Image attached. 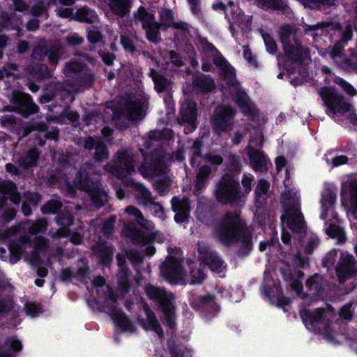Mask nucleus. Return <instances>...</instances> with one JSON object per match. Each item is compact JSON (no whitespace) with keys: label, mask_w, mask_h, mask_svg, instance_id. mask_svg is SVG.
<instances>
[{"label":"nucleus","mask_w":357,"mask_h":357,"mask_svg":"<svg viewBox=\"0 0 357 357\" xmlns=\"http://www.w3.org/2000/svg\"><path fill=\"white\" fill-rule=\"evenodd\" d=\"M160 273L164 278L172 284H200L205 278V273L201 264L190 266L189 278L181 266L180 257L169 255L160 266Z\"/></svg>","instance_id":"f257e3e1"},{"label":"nucleus","mask_w":357,"mask_h":357,"mask_svg":"<svg viewBox=\"0 0 357 357\" xmlns=\"http://www.w3.org/2000/svg\"><path fill=\"white\" fill-rule=\"evenodd\" d=\"M241 236L246 247L250 248V241L248 237L244 236L243 224L239 215L237 213H227L215 231V237L223 244L229 245L237 241Z\"/></svg>","instance_id":"f03ea898"},{"label":"nucleus","mask_w":357,"mask_h":357,"mask_svg":"<svg viewBox=\"0 0 357 357\" xmlns=\"http://www.w3.org/2000/svg\"><path fill=\"white\" fill-rule=\"evenodd\" d=\"M335 199L336 197L332 192L326 191L323 194L321 201V218L326 220L325 229L326 234L338 243H342L345 241L346 237L344 230L339 225L337 214L333 209Z\"/></svg>","instance_id":"7ed1b4c3"},{"label":"nucleus","mask_w":357,"mask_h":357,"mask_svg":"<svg viewBox=\"0 0 357 357\" xmlns=\"http://www.w3.org/2000/svg\"><path fill=\"white\" fill-rule=\"evenodd\" d=\"M253 180L252 175H244L242 179V190H238V183L230 176H223L216 189L217 199L222 203H227L237 198L248 195L251 190Z\"/></svg>","instance_id":"20e7f679"},{"label":"nucleus","mask_w":357,"mask_h":357,"mask_svg":"<svg viewBox=\"0 0 357 357\" xmlns=\"http://www.w3.org/2000/svg\"><path fill=\"white\" fill-rule=\"evenodd\" d=\"M282 203L285 214L282 217V223L293 231H300L304 227L302 214L300 212L299 197L293 189L288 190L282 195Z\"/></svg>","instance_id":"39448f33"},{"label":"nucleus","mask_w":357,"mask_h":357,"mask_svg":"<svg viewBox=\"0 0 357 357\" xmlns=\"http://www.w3.org/2000/svg\"><path fill=\"white\" fill-rule=\"evenodd\" d=\"M319 95L327 108L328 114L332 117L343 116L351 109V105L333 88H322Z\"/></svg>","instance_id":"423d86ee"},{"label":"nucleus","mask_w":357,"mask_h":357,"mask_svg":"<svg viewBox=\"0 0 357 357\" xmlns=\"http://www.w3.org/2000/svg\"><path fill=\"white\" fill-rule=\"evenodd\" d=\"M147 296L160 306L165 314L171 316L173 312L174 296L163 289L149 284L145 288Z\"/></svg>","instance_id":"0eeeda50"},{"label":"nucleus","mask_w":357,"mask_h":357,"mask_svg":"<svg viewBox=\"0 0 357 357\" xmlns=\"http://www.w3.org/2000/svg\"><path fill=\"white\" fill-rule=\"evenodd\" d=\"M135 20L140 22L145 29L147 38L156 43L159 40V25L152 13H149L143 6H140L135 13Z\"/></svg>","instance_id":"6e6552de"},{"label":"nucleus","mask_w":357,"mask_h":357,"mask_svg":"<svg viewBox=\"0 0 357 357\" xmlns=\"http://www.w3.org/2000/svg\"><path fill=\"white\" fill-rule=\"evenodd\" d=\"M280 34L281 41L284 45V49L288 56L296 61L301 60L303 57L299 54L302 50L295 40L293 28L290 26H284L281 28Z\"/></svg>","instance_id":"1a4fd4ad"},{"label":"nucleus","mask_w":357,"mask_h":357,"mask_svg":"<svg viewBox=\"0 0 357 357\" xmlns=\"http://www.w3.org/2000/svg\"><path fill=\"white\" fill-rule=\"evenodd\" d=\"M198 251L201 255L202 261L207 264L211 269L218 274L220 277H223L225 267L216 255L211 252L208 247L203 242L198 243Z\"/></svg>","instance_id":"9d476101"},{"label":"nucleus","mask_w":357,"mask_h":357,"mask_svg":"<svg viewBox=\"0 0 357 357\" xmlns=\"http://www.w3.org/2000/svg\"><path fill=\"white\" fill-rule=\"evenodd\" d=\"M355 251L357 254V243L355 245ZM336 271L340 282H343L346 278L357 272L354 257L347 253L343 254Z\"/></svg>","instance_id":"9b49d317"},{"label":"nucleus","mask_w":357,"mask_h":357,"mask_svg":"<svg viewBox=\"0 0 357 357\" xmlns=\"http://www.w3.org/2000/svg\"><path fill=\"white\" fill-rule=\"evenodd\" d=\"M12 102L15 105V108L24 116L37 112L38 107L32 102L28 94L20 91H14L13 93Z\"/></svg>","instance_id":"f8f14e48"},{"label":"nucleus","mask_w":357,"mask_h":357,"mask_svg":"<svg viewBox=\"0 0 357 357\" xmlns=\"http://www.w3.org/2000/svg\"><path fill=\"white\" fill-rule=\"evenodd\" d=\"M234 116V111L227 106L216 108L213 121L216 129L225 130L229 127V121Z\"/></svg>","instance_id":"ddd939ff"},{"label":"nucleus","mask_w":357,"mask_h":357,"mask_svg":"<svg viewBox=\"0 0 357 357\" xmlns=\"http://www.w3.org/2000/svg\"><path fill=\"white\" fill-rule=\"evenodd\" d=\"M172 206L176 213L175 220L177 222H183L188 219L190 211L189 202L187 198L179 199L174 197L172 200Z\"/></svg>","instance_id":"4468645a"},{"label":"nucleus","mask_w":357,"mask_h":357,"mask_svg":"<svg viewBox=\"0 0 357 357\" xmlns=\"http://www.w3.org/2000/svg\"><path fill=\"white\" fill-rule=\"evenodd\" d=\"M160 23L158 24L159 28L164 27H174L181 30H185L187 26L185 24L176 22L174 17V14L170 9L165 8H161L160 13Z\"/></svg>","instance_id":"2eb2a0df"},{"label":"nucleus","mask_w":357,"mask_h":357,"mask_svg":"<svg viewBox=\"0 0 357 357\" xmlns=\"http://www.w3.org/2000/svg\"><path fill=\"white\" fill-rule=\"evenodd\" d=\"M181 119L183 122L189 124L190 130L195 128V123L197 119V112L195 104L192 101L187 100L181 105Z\"/></svg>","instance_id":"dca6fc26"},{"label":"nucleus","mask_w":357,"mask_h":357,"mask_svg":"<svg viewBox=\"0 0 357 357\" xmlns=\"http://www.w3.org/2000/svg\"><path fill=\"white\" fill-rule=\"evenodd\" d=\"M132 161L133 160L129 154L126 153H121L119 157L117 165L112 172L122 176H126L127 174L134 171Z\"/></svg>","instance_id":"f3484780"},{"label":"nucleus","mask_w":357,"mask_h":357,"mask_svg":"<svg viewBox=\"0 0 357 357\" xmlns=\"http://www.w3.org/2000/svg\"><path fill=\"white\" fill-rule=\"evenodd\" d=\"M235 100L245 115L251 116L252 119L255 118L257 114L255 105L245 93L240 92Z\"/></svg>","instance_id":"a211bd4d"},{"label":"nucleus","mask_w":357,"mask_h":357,"mask_svg":"<svg viewBox=\"0 0 357 357\" xmlns=\"http://www.w3.org/2000/svg\"><path fill=\"white\" fill-rule=\"evenodd\" d=\"M84 146L89 149H96L95 157L98 161H102L107 158L108 153L98 139L87 138L85 141Z\"/></svg>","instance_id":"6ab92c4d"},{"label":"nucleus","mask_w":357,"mask_h":357,"mask_svg":"<svg viewBox=\"0 0 357 357\" xmlns=\"http://www.w3.org/2000/svg\"><path fill=\"white\" fill-rule=\"evenodd\" d=\"M93 284L97 288V294L100 296V298H102L107 301L114 302L115 300L113 293L108 285L105 284V279L102 277H97L93 281Z\"/></svg>","instance_id":"aec40b11"},{"label":"nucleus","mask_w":357,"mask_h":357,"mask_svg":"<svg viewBox=\"0 0 357 357\" xmlns=\"http://www.w3.org/2000/svg\"><path fill=\"white\" fill-rule=\"evenodd\" d=\"M322 313L323 311L320 309H317L314 312H310L307 310L302 311L301 317L306 327L309 329H312L314 326L319 324Z\"/></svg>","instance_id":"412c9836"},{"label":"nucleus","mask_w":357,"mask_h":357,"mask_svg":"<svg viewBox=\"0 0 357 357\" xmlns=\"http://www.w3.org/2000/svg\"><path fill=\"white\" fill-rule=\"evenodd\" d=\"M349 199H342V204L353 213H357V180H351L349 182Z\"/></svg>","instance_id":"4be33fe9"},{"label":"nucleus","mask_w":357,"mask_h":357,"mask_svg":"<svg viewBox=\"0 0 357 357\" xmlns=\"http://www.w3.org/2000/svg\"><path fill=\"white\" fill-rule=\"evenodd\" d=\"M125 109L123 114L131 120L138 119L142 113V106L135 101H126L123 103Z\"/></svg>","instance_id":"5701e85b"},{"label":"nucleus","mask_w":357,"mask_h":357,"mask_svg":"<svg viewBox=\"0 0 357 357\" xmlns=\"http://www.w3.org/2000/svg\"><path fill=\"white\" fill-rule=\"evenodd\" d=\"M145 312L146 319L142 322L144 328L146 331H152L155 332L160 337H162V331L158 321H156L153 313L148 309H146Z\"/></svg>","instance_id":"b1692460"},{"label":"nucleus","mask_w":357,"mask_h":357,"mask_svg":"<svg viewBox=\"0 0 357 357\" xmlns=\"http://www.w3.org/2000/svg\"><path fill=\"white\" fill-rule=\"evenodd\" d=\"M214 63L220 68L225 79L232 82L235 75L234 70L225 59L221 55L217 54L214 59Z\"/></svg>","instance_id":"393cba45"},{"label":"nucleus","mask_w":357,"mask_h":357,"mask_svg":"<svg viewBox=\"0 0 357 357\" xmlns=\"http://www.w3.org/2000/svg\"><path fill=\"white\" fill-rule=\"evenodd\" d=\"M113 319L116 325L124 331L132 333L135 331V327L130 320L121 312H114Z\"/></svg>","instance_id":"a878e982"},{"label":"nucleus","mask_w":357,"mask_h":357,"mask_svg":"<svg viewBox=\"0 0 357 357\" xmlns=\"http://www.w3.org/2000/svg\"><path fill=\"white\" fill-rule=\"evenodd\" d=\"M75 19L81 22L93 23L98 20V16L93 10L83 7L76 12Z\"/></svg>","instance_id":"bb28decb"},{"label":"nucleus","mask_w":357,"mask_h":357,"mask_svg":"<svg viewBox=\"0 0 357 357\" xmlns=\"http://www.w3.org/2000/svg\"><path fill=\"white\" fill-rule=\"evenodd\" d=\"M27 248H30V246L23 243L11 245L10 246V263L15 264L18 261L21 259L22 253L25 252Z\"/></svg>","instance_id":"cd10ccee"},{"label":"nucleus","mask_w":357,"mask_h":357,"mask_svg":"<svg viewBox=\"0 0 357 357\" xmlns=\"http://www.w3.org/2000/svg\"><path fill=\"white\" fill-rule=\"evenodd\" d=\"M0 190L4 195L9 197L13 203L16 204L20 203V197L17 193L15 185L13 183L8 182L2 184Z\"/></svg>","instance_id":"c85d7f7f"},{"label":"nucleus","mask_w":357,"mask_h":357,"mask_svg":"<svg viewBox=\"0 0 357 357\" xmlns=\"http://www.w3.org/2000/svg\"><path fill=\"white\" fill-rule=\"evenodd\" d=\"M269 187L270 185L266 181H259L255 189V198L256 201L260 204H262L265 202L266 196L268 191Z\"/></svg>","instance_id":"c756f323"},{"label":"nucleus","mask_w":357,"mask_h":357,"mask_svg":"<svg viewBox=\"0 0 357 357\" xmlns=\"http://www.w3.org/2000/svg\"><path fill=\"white\" fill-rule=\"evenodd\" d=\"M211 172V169L208 166L202 167L197 174L196 178V188L197 190L201 189L205 183V181L208 178Z\"/></svg>","instance_id":"7c9ffc66"},{"label":"nucleus","mask_w":357,"mask_h":357,"mask_svg":"<svg viewBox=\"0 0 357 357\" xmlns=\"http://www.w3.org/2000/svg\"><path fill=\"white\" fill-rule=\"evenodd\" d=\"M128 0H110L109 6L113 13L123 15L128 8Z\"/></svg>","instance_id":"2f4dec72"},{"label":"nucleus","mask_w":357,"mask_h":357,"mask_svg":"<svg viewBox=\"0 0 357 357\" xmlns=\"http://www.w3.org/2000/svg\"><path fill=\"white\" fill-rule=\"evenodd\" d=\"M250 160L253 168L255 170H262L267 163L266 157L261 153L257 152L255 154H250Z\"/></svg>","instance_id":"473e14b6"},{"label":"nucleus","mask_w":357,"mask_h":357,"mask_svg":"<svg viewBox=\"0 0 357 357\" xmlns=\"http://www.w3.org/2000/svg\"><path fill=\"white\" fill-rule=\"evenodd\" d=\"M231 24L234 26L235 24L240 26L242 29L245 27H248L250 24V20L248 17H245L241 10H238L236 13H234L231 15Z\"/></svg>","instance_id":"72a5a7b5"},{"label":"nucleus","mask_w":357,"mask_h":357,"mask_svg":"<svg viewBox=\"0 0 357 357\" xmlns=\"http://www.w3.org/2000/svg\"><path fill=\"white\" fill-rule=\"evenodd\" d=\"M38 158V152L35 149H32L21 159L20 162L24 167H31L36 165Z\"/></svg>","instance_id":"f704fd0d"},{"label":"nucleus","mask_w":357,"mask_h":357,"mask_svg":"<svg viewBox=\"0 0 357 357\" xmlns=\"http://www.w3.org/2000/svg\"><path fill=\"white\" fill-rule=\"evenodd\" d=\"M162 357H191L188 351L181 350L176 346H169L168 350L165 351Z\"/></svg>","instance_id":"c9c22d12"},{"label":"nucleus","mask_w":357,"mask_h":357,"mask_svg":"<svg viewBox=\"0 0 357 357\" xmlns=\"http://www.w3.org/2000/svg\"><path fill=\"white\" fill-rule=\"evenodd\" d=\"M73 218L70 215L66 214L63 217H61L58 220V222L59 225L65 226L63 229H60L56 235L53 236L54 237H64L66 236L68 234V230L66 228V226H70L72 223Z\"/></svg>","instance_id":"e433bc0d"},{"label":"nucleus","mask_w":357,"mask_h":357,"mask_svg":"<svg viewBox=\"0 0 357 357\" xmlns=\"http://www.w3.org/2000/svg\"><path fill=\"white\" fill-rule=\"evenodd\" d=\"M259 5L266 9L278 10L284 6V3L281 0H258Z\"/></svg>","instance_id":"4c0bfd02"},{"label":"nucleus","mask_w":357,"mask_h":357,"mask_svg":"<svg viewBox=\"0 0 357 357\" xmlns=\"http://www.w3.org/2000/svg\"><path fill=\"white\" fill-rule=\"evenodd\" d=\"M134 188L135 195L138 199H142L143 201L150 199V192L145 187L138 183H134Z\"/></svg>","instance_id":"58836bf2"},{"label":"nucleus","mask_w":357,"mask_h":357,"mask_svg":"<svg viewBox=\"0 0 357 357\" xmlns=\"http://www.w3.org/2000/svg\"><path fill=\"white\" fill-rule=\"evenodd\" d=\"M153 79L155 83V87L158 92L165 90L169 86L167 80L161 75H153Z\"/></svg>","instance_id":"ea45409f"},{"label":"nucleus","mask_w":357,"mask_h":357,"mask_svg":"<svg viewBox=\"0 0 357 357\" xmlns=\"http://www.w3.org/2000/svg\"><path fill=\"white\" fill-rule=\"evenodd\" d=\"M61 203L59 201L53 200L47 202L43 208L42 211L43 213H55L61 208Z\"/></svg>","instance_id":"a19ab883"},{"label":"nucleus","mask_w":357,"mask_h":357,"mask_svg":"<svg viewBox=\"0 0 357 357\" xmlns=\"http://www.w3.org/2000/svg\"><path fill=\"white\" fill-rule=\"evenodd\" d=\"M88 178V174L87 173H82V171H80L78 172L77 176V181L75 183V186L76 188L84 189L86 191H90L89 189V186L86 183H85V180Z\"/></svg>","instance_id":"79ce46f5"},{"label":"nucleus","mask_w":357,"mask_h":357,"mask_svg":"<svg viewBox=\"0 0 357 357\" xmlns=\"http://www.w3.org/2000/svg\"><path fill=\"white\" fill-rule=\"evenodd\" d=\"M13 311L12 316L15 315V309L12 301H8L6 302H0V317L3 316L6 313H9Z\"/></svg>","instance_id":"37998d69"},{"label":"nucleus","mask_w":357,"mask_h":357,"mask_svg":"<svg viewBox=\"0 0 357 357\" xmlns=\"http://www.w3.org/2000/svg\"><path fill=\"white\" fill-rule=\"evenodd\" d=\"M266 50L269 53L273 54L276 52V44L273 38L268 33L262 34Z\"/></svg>","instance_id":"c03bdc74"},{"label":"nucleus","mask_w":357,"mask_h":357,"mask_svg":"<svg viewBox=\"0 0 357 357\" xmlns=\"http://www.w3.org/2000/svg\"><path fill=\"white\" fill-rule=\"evenodd\" d=\"M26 312L32 317L38 316L40 312V307L35 303H28L25 305Z\"/></svg>","instance_id":"a18cd8bd"},{"label":"nucleus","mask_w":357,"mask_h":357,"mask_svg":"<svg viewBox=\"0 0 357 357\" xmlns=\"http://www.w3.org/2000/svg\"><path fill=\"white\" fill-rule=\"evenodd\" d=\"M6 347L14 351H20L22 349V342L16 337H12L7 340Z\"/></svg>","instance_id":"49530a36"},{"label":"nucleus","mask_w":357,"mask_h":357,"mask_svg":"<svg viewBox=\"0 0 357 357\" xmlns=\"http://www.w3.org/2000/svg\"><path fill=\"white\" fill-rule=\"evenodd\" d=\"M335 82L337 84L340 85L348 95L354 96L356 93V90L342 79L339 77L336 78Z\"/></svg>","instance_id":"de8ad7c7"},{"label":"nucleus","mask_w":357,"mask_h":357,"mask_svg":"<svg viewBox=\"0 0 357 357\" xmlns=\"http://www.w3.org/2000/svg\"><path fill=\"white\" fill-rule=\"evenodd\" d=\"M47 226V222L45 220L40 219L33 223L29 227V230L31 233L35 234L40 232L45 229Z\"/></svg>","instance_id":"09e8293b"},{"label":"nucleus","mask_w":357,"mask_h":357,"mask_svg":"<svg viewBox=\"0 0 357 357\" xmlns=\"http://www.w3.org/2000/svg\"><path fill=\"white\" fill-rule=\"evenodd\" d=\"M166 135L167 137H171V131L169 130H163L162 132L159 130L152 131L149 133V137L151 139L157 140L164 138V135Z\"/></svg>","instance_id":"8fccbe9b"},{"label":"nucleus","mask_w":357,"mask_h":357,"mask_svg":"<svg viewBox=\"0 0 357 357\" xmlns=\"http://www.w3.org/2000/svg\"><path fill=\"white\" fill-rule=\"evenodd\" d=\"M126 212L133 215L140 225H144L142 215L138 209L133 206H129L126 208Z\"/></svg>","instance_id":"3c124183"},{"label":"nucleus","mask_w":357,"mask_h":357,"mask_svg":"<svg viewBox=\"0 0 357 357\" xmlns=\"http://www.w3.org/2000/svg\"><path fill=\"white\" fill-rule=\"evenodd\" d=\"M97 195L94 192H92L91 197L93 202L96 205H101L107 201V195L104 192H98Z\"/></svg>","instance_id":"603ef678"},{"label":"nucleus","mask_w":357,"mask_h":357,"mask_svg":"<svg viewBox=\"0 0 357 357\" xmlns=\"http://www.w3.org/2000/svg\"><path fill=\"white\" fill-rule=\"evenodd\" d=\"M201 145H202L201 142L199 139L196 140L192 145V151L193 152V153H192L193 156L191 159V162L192 165H194L195 162L196 156L198 157L200 155L199 149H200Z\"/></svg>","instance_id":"864d4df0"},{"label":"nucleus","mask_w":357,"mask_h":357,"mask_svg":"<svg viewBox=\"0 0 357 357\" xmlns=\"http://www.w3.org/2000/svg\"><path fill=\"white\" fill-rule=\"evenodd\" d=\"M151 210L153 211L155 216L163 219L165 217L163 208L159 204L155 203L151 204Z\"/></svg>","instance_id":"5fc2aeb1"},{"label":"nucleus","mask_w":357,"mask_h":357,"mask_svg":"<svg viewBox=\"0 0 357 357\" xmlns=\"http://www.w3.org/2000/svg\"><path fill=\"white\" fill-rule=\"evenodd\" d=\"M128 259L132 261L133 263L137 264L142 261V255L137 251H130L127 253Z\"/></svg>","instance_id":"6e6d98bb"},{"label":"nucleus","mask_w":357,"mask_h":357,"mask_svg":"<svg viewBox=\"0 0 357 357\" xmlns=\"http://www.w3.org/2000/svg\"><path fill=\"white\" fill-rule=\"evenodd\" d=\"M351 304H347V305H344L341 309V311L340 312V317H342L343 319H350L351 317V315H352V312H351Z\"/></svg>","instance_id":"4d7b16f0"},{"label":"nucleus","mask_w":357,"mask_h":357,"mask_svg":"<svg viewBox=\"0 0 357 357\" xmlns=\"http://www.w3.org/2000/svg\"><path fill=\"white\" fill-rule=\"evenodd\" d=\"M121 42L126 50L130 52H133L135 50V47L128 38L121 36Z\"/></svg>","instance_id":"13d9d810"},{"label":"nucleus","mask_w":357,"mask_h":357,"mask_svg":"<svg viewBox=\"0 0 357 357\" xmlns=\"http://www.w3.org/2000/svg\"><path fill=\"white\" fill-rule=\"evenodd\" d=\"M207 161L213 165H220L222 162V158L218 155L208 154L206 155Z\"/></svg>","instance_id":"bf43d9fd"},{"label":"nucleus","mask_w":357,"mask_h":357,"mask_svg":"<svg viewBox=\"0 0 357 357\" xmlns=\"http://www.w3.org/2000/svg\"><path fill=\"white\" fill-rule=\"evenodd\" d=\"M27 201L32 205H36L40 200V197L38 193L29 192L26 194Z\"/></svg>","instance_id":"052dcab7"},{"label":"nucleus","mask_w":357,"mask_h":357,"mask_svg":"<svg viewBox=\"0 0 357 357\" xmlns=\"http://www.w3.org/2000/svg\"><path fill=\"white\" fill-rule=\"evenodd\" d=\"M348 161L347 157L344 155H339L337 157H335L333 159V167H337L344 164H346Z\"/></svg>","instance_id":"680f3d73"},{"label":"nucleus","mask_w":357,"mask_h":357,"mask_svg":"<svg viewBox=\"0 0 357 357\" xmlns=\"http://www.w3.org/2000/svg\"><path fill=\"white\" fill-rule=\"evenodd\" d=\"M88 38L92 43H96L100 39V34L98 31L91 30L88 32Z\"/></svg>","instance_id":"e2e57ef3"},{"label":"nucleus","mask_w":357,"mask_h":357,"mask_svg":"<svg viewBox=\"0 0 357 357\" xmlns=\"http://www.w3.org/2000/svg\"><path fill=\"white\" fill-rule=\"evenodd\" d=\"M342 45L339 43L337 44H336L333 47V50L331 52V56L335 59H336L337 56H339L340 54L342 52Z\"/></svg>","instance_id":"0e129e2a"},{"label":"nucleus","mask_w":357,"mask_h":357,"mask_svg":"<svg viewBox=\"0 0 357 357\" xmlns=\"http://www.w3.org/2000/svg\"><path fill=\"white\" fill-rule=\"evenodd\" d=\"M57 14L61 17H70L73 15V10L70 8H60L57 10Z\"/></svg>","instance_id":"69168bd1"},{"label":"nucleus","mask_w":357,"mask_h":357,"mask_svg":"<svg viewBox=\"0 0 357 357\" xmlns=\"http://www.w3.org/2000/svg\"><path fill=\"white\" fill-rule=\"evenodd\" d=\"M68 42L71 45L79 44L82 42V38L77 34H73L68 37Z\"/></svg>","instance_id":"338daca9"},{"label":"nucleus","mask_w":357,"mask_h":357,"mask_svg":"<svg viewBox=\"0 0 357 357\" xmlns=\"http://www.w3.org/2000/svg\"><path fill=\"white\" fill-rule=\"evenodd\" d=\"M351 36H352V29H351V26H347L345 28V29H344V31L343 35H342V40L343 41L349 40H351Z\"/></svg>","instance_id":"774afa93"}]
</instances>
